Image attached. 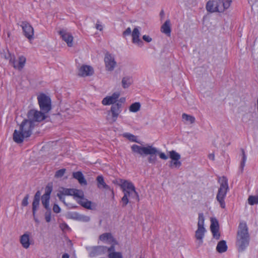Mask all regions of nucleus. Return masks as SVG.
<instances>
[{"label": "nucleus", "mask_w": 258, "mask_h": 258, "mask_svg": "<svg viewBox=\"0 0 258 258\" xmlns=\"http://www.w3.org/2000/svg\"><path fill=\"white\" fill-rule=\"evenodd\" d=\"M131 149L133 152L141 156L149 155L147 159L149 163L153 164H155L157 159V155H159L160 158L164 160H166L168 158L164 153L160 152L156 148L151 145L144 147L134 144L131 147Z\"/></svg>", "instance_id": "obj_1"}, {"label": "nucleus", "mask_w": 258, "mask_h": 258, "mask_svg": "<svg viewBox=\"0 0 258 258\" xmlns=\"http://www.w3.org/2000/svg\"><path fill=\"white\" fill-rule=\"evenodd\" d=\"M34 123L25 119L20 124L19 130H15L13 134V140L18 143H22L25 138L30 137L35 127Z\"/></svg>", "instance_id": "obj_2"}, {"label": "nucleus", "mask_w": 258, "mask_h": 258, "mask_svg": "<svg viewBox=\"0 0 258 258\" xmlns=\"http://www.w3.org/2000/svg\"><path fill=\"white\" fill-rule=\"evenodd\" d=\"M120 187L123 192V196L121 198L122 207H125L129 203L128 198L140 201L138 193L136 190V188L133 183L126 180L120 179Z\"/></svg>", "instance_id": "obj_3"}, {"label": "nucleus", "mask_w": 258, "mask_h": 258, "mask_svg": "<svg viewBox=\"0 0 258 258\" xmlns=\"http://www.w3.org/2000/svg\"><path fill=\"white\" fill-rule=\"evenodd\" d=\"M232 0H210L206 4V9L210 13H223L228 9Z\"/></svg>", "instance_id": "obj_4"}, {"label": "nucleus", "mask_w": 258, "mask_h": 258, "mask_svg": "<svg viewBox=\"0 0 258 258\" xmlns=\"http://www.w3.org/2000/svg\"><path fill=\"white\" fill-rule=\"evenodd\" d=\"M249 239L247 225L245 222H241L238 227L236 244L241 250H243L248 245Z\"/></svg>", "instance_id": "obj_5"}, {"label": "nucleus", "mask_w": 258, "mask_h": 258, "mask_svg": "<svg viewBox=\"0 0 258 258\" xmlns=\"http://www.w3.org/2000/svg\"><path fill=\"white\" fill-rule=\"evenodd\" d=\"M219 182L220 183V186L218 191L216 199L219 203L221 207L222 208H225V204L224 199L229 188L228 180L226 177L223 176L219 178Z\"/></svg>", "instance_id": "obj_6"}, {"label": "nucleus", "mask_w": 258, "mask_h": 258, "mask_svg": "<svg viewBox=\"0 0 258 258\" xmlns=\"http://www.w3.org/2000/svg\"><path fill=\"white\" fill-rule=\"evenodd\" d=\"M205 218L203 213H199L198 217V229L195 232V238L198 247L203 244V239L206 229L204 227Z\"/></svg>", "instance_id": "obj_7"}, {"label": "nucleus", "mask_w": 258, "mask_h": 258, "mask_svg": "<svg viewBox=\"0 0 258 258\" xmlns=\"http://www.w3.org/2000/svg\"><path fill=\"white\" fill-rule=\"evenodd\" d=\"M1 56L3 57H4L6 59L9 60V62L11 63L13 67L16 70L19 71H21L24 67L26 58L25 56L21 55L19 56V63L17 64V62L15 59V57L14 55H12L8 51L7 52L4 51L1 53Z\"/></svg>", "instance_id": "obj_8"}, {"label": "nucleus", "mask_w": 258, "mask_h": 258, "mask_svg": "<svg viewBox=\"0 0 258 258\" xmlns=\"http://www.w3.org/2000/svg\"><path fill=\"white\" fill-rule=\"evenodd\" d=\"M45 113L38 111L36 109H31L27 112V119L31 122L34 123V125L36 126L38 123L45 119Z\"/></svg>", "instance_id": "obj_9"}, {"label": "nucleus", "mask_w": 258, "mask_h": 258, "mask_svg": "<svg viewBox=\"0 0 258 258\" xmlns=\"http://www.w3.org/2000/svg\"><path fill=\"white\" fill-rule=\"evenodd\" d=\"M38 104L41 110L44 113H47L51 108V100L44 94H40L37 97Z\"/></svg>", "instance_id": "obj_10"}, {"label": "nucleus", "mask_w": 258, "mask_h": 258, "mask_svg": "<svg viewBox=\"0 0 258 258\" xmlns=\"http://www.w3.org/2000/svg\"><path fill=\"white\" fill-rule=\"evenodd\" d=\"M123 105L121 102H116L112 105L110 112L111 114V117L109 119L110 123L115 122L122 110ZM109 120V119H108Z\"/></svg>", "instance_id": "obj_11"}, {"label": "nucleus", "mask_w": 258, "mask_h": 258, "mask_svg": "<svg viewBox=\"0 0 258 258\" xmlns=\"http://www.w3.org/2000/svg\"><path fill=\"white\" fill-rule=\"evenodd\" d=\"M22 28L23 34L29 40L34 38V29L32 26L26 21H23L20 25Z\"/></svg>", "instance_id": "obj_12"}, {"label": "nucleus", "mask_w": 258, "mask_h": 258, "mask_svg": "<svg viewBox=\"0 0 258 258\" xmlns=\"http://www.w3.org/2000/svg\"><path fill=\"white\" fill-rule=\"evenodd\" d=\"M104 62L106 70L109 72L112 71L116 65L114 56L109 53L105 54Z\"/></svg>", "instance_id": "obj_13"}, {"label": "nucleus", "mask_w": 258, "mask_h": 258, "mask_svg": "<svg viewBox=\"0 0 258 258\" xmlns=\"http://www.w3.org/2000/svg\"><path fill=\"white\" fill-rule=\"evenodd\" d=\"M211 221V224L210 225V229L212 233L213 236L214 238L218 240L220 237L218 222L214 218H212Z\"/></svg>", "instance_id": "obj_14"}, {"label": "nucleus", "mask_w": 258, "mask_h": 258, "mask_svg": "<svg viewBox=\"0 0 258 258\" xmlns=\"http://www.w3.org/2000/svg\"><path fill=\"white\" fill-rule=\"evenodd\" d=\"M107 247L104 246H93L90 248L89 256L91 257L103 254L106 252Z\"/></svg>", "instance_id": "obj_15"}, {"label": "nucleus", "mask_w": 258, "mask_h": 258, "mask_svg": "<svg viewBox=\"0 0 258 258\" xmlns=\"http://www.w3.org/2000/svg\"><path fill=\"white\" fill-rule=\"evenodd\" d=\"M120 95L119 92H115L111 96H106L102 100V104L104 105H109L115 104Z\"/></svg>", "instance_id": "obj_16"}, {"label": "nucleus", "mask_w": 258, "mask_h": 258, "mask_svg": "<svg viewBox=\"0 0 258 258\" xmlns=\"http://www.w3.org/2000/svg\"><path fill=\"white\" fill-rule=\"evenodd\" d=\"M59 34L63 40L67 43L68 46L72 47L73 46V37L70 33L62 30L59 31Z\"/></svg>", "instance_id": "obj_17"}, {"label": "nucleus", "mask_w": 258, "mask_h": 258, "mask_svg": "<svg viewBox=\"0 0 258 258\" xmlns=\"http://www.w3.org/2000/svg\"><path fill=\"white\" fill-rule=\"evenodd\" d=\"M93 69L91 66L83 65L79 69L78 75L80 76L86 77L93 75Z\"/></svg>", "instance_id": "obj_18"}, {"label": "nucleus", "mask_w": 258, "mask_h": 258, "mask_svg": "<svg viewBox=\"0 0 258 258\" xmlns=\"http://www.w3.org/2000/svg\"><path fill=\"white\" fill-rule=\"evenodd\" d=\"M140 35V32L139 28L138 27L135 28L132 33L133 42L139 46H142L143 42L139 38Z\"/></svg>", "instance_id": "obj_19"}, {"label": "nucleus", "mask_w": 258, "mask_h": 258, "mask_svg": "<svg viewBox=\"0 0 258 258\" xmlns=\"http://www.w3.org/2000/svg\"><path fill=\"white\" fill-rule=\"evenodd\" d=\"M71 218L83 222H88L90 220L89 216L80 214L77 212H74L71 215Z\"/></svg>", "instance_id": "obj_20"}, {"label": "nucleus", "mask_w": 258, "mask_h": 258, "mask_svg": "<svg viewBox=\"0 0 258 258\" xmlns=\"http://www.w3.org/2000/svg\"><path fill=\"white\" fill-rule=\"evenodd\" d=\"M73 176L74 178L78 180L80 184L84 185H86L87 184V182L85 179L83 173L81 171L74 172L73 173Z\"/></svg>", "instance_id": "obj_21"}, {"label": "nucleus", "mask_w": 258, "mask_h": 258, "mask_svg": "<svg viewBox=\"0 0 258 258\" xmlns=\"http://www.w3.org/2000/svg\"><path fill=\"white\" fill-rule=\"evenodd\" d=\"M20 242L24 248H28L30 244L29 234L25 233L22 235L20 237Z\"/></svg>", "instance_id": "obj_22"}, {"label": "nucleus", "mask_w": 258, "mask_h": 258, "mask_svg": "<svg viewBox=\"0 0 258 258\" xmlns=\"http://www.w3.org/2000/svg\"><path fill=\"white\" fill-rule=\"evenodd\" d=\"M99 239L102 241L108 243H114L115 242L112 235L109 233H105L99 236Z\"/></svg>", "instance_id": "obj_23"}, {"label": "nucleus", "mask_w": 258, "mask_h": 258, "mask_svg": "<svg viewBox=\"0 0 258 258\" xmlns=\"http://www.w3.org/2000/svg\"><path fill=\"white\" fill-rule=\"evenodd\" d=\"M182 119L185 124H193L196 121V118L194 116L186 113L182 114Z\"/></svg>", "instance_id": "obj_24"}, {"label": "nucleus", "mask_w": 258, "mask_h": 258, "mask_svg": "<svg viewBox=\"0 0 258 258\" xmlns=\"http://www.w3.org/2000/svg\"><path fill=\"white\" fill-rule=\"evenodd\" d=\"M161 31L167 35H170L171 33V28L170 22L169 20H166L162 26Z\"/></svg>", "instance_id": "obj_25"}, {"label": "nucleus", "mask_w": 258, "mask_h": 258, "mask_svg": "<svg viewBox=\"0 0 258 258\" xmlns=\"http://www.w3.org/2000/svg\"><path fill=\"white\" fill-rule=\"evenodd\" d=\"M216 249L219 253L225 252L227 249V246L225 240L219 241L217 245Z\"/></svg>", "instance_id": "obj_26"}, {"label": "nucleus", "mask_w": 258, "mask_h": 258, "mask_svg": "<svg viewBox=\"0 0 258 258\" xmlns=\"http://www.w3.org/2000/svg\"><path fill=\"white\" fill-rule=\"evenodd\" d=\"M97 186L99 188L109 189L110 187L104 182V178L102 176H98L97 177Z\"/></svg>", "instance_id": "obj_27"}, {"label": "nucleus", "mask_w": 258, "mask_h": 258, "mask_svg": "<svg viewBox=\"0 0 258 258\" xmlns=\"http://www.w3.org/2000/svg\"><path fill=\"white\" fill-rule=\"evenodd\" d=\"M78 203L81 205L82 207L87 209H91L92 202L88 201L87 199H85L84 197L80 199Z\"/></svg>", "instance_id": "obj_28"}, {"label": "nucleus", "mask_w": 258, "mask_h": 258, "mask_svg": "<svg viewBox=\"0 0 258 258\" xmlns=\"http://www.w3.org/2000/svg\"><path fill=\"white\" fill-rule=\"evenodd\" d=\"M49 200L50 196L44 194L41 197L42 204L46 210H49L50 209L49 206Z\"/></svg>", "instance_id": "obj_29"}, {"label": "nucleus", "mask_w": 258, "mask_h": 258, "mask_svg": "<svg viewBox=\"0 0 258 258\" xmlns=\"http://www.w3.org/2000/svg\"><path fill=\"white\" fill-rule=\"evenodd\" d=\"M132 83V80L130 77H124L121 81L122 86L123 88H128Z\"/></svg>", "instance_id": "obj_30"}, {"label": "nucleus", "mask_w": 258, "mask_h": 258, "mask_svg": "<svg viewBox=\"0 0 258 258\" xmlns=\"http://www.w3.org/2000/svg\"><path fill=\"white\" fill-rule=\"evenodd\" d=\"M141 108V104L139 102H135L132 104L129 107V110L132 112H137Z\"/></svg>", "instance_id": "obj_31"}, {"label": "nucleus", "mask_w": 258, "mask_h": 258, "mask_svg": "<svg viewBox=\"0 0 258 258\" xmlns=\"http://www.w3.org/2000/svg\"><path fill=\"white\" fill-rule=\"evenodd\" d=\"M72 196L81 199L84 197V195L82 190L73 188Z\"/></svg>", "instance_id": "obj_32"}, {"label": "nucleus", "mask_w": 258, "mask_h": 258, "mask_svg": "<svg viewBox=\"0 0 258 258\" xmlns=\"http://www.w3.org/2000/svg\"><path fill=\"white\" fill-rule=\"evenodd\" d=\"M241 154H242V161L240 163V169H241V172H242L244 167L245 166V162L246 160V156L245 155V151H244V149H241Z\"/></svg>", "instance_id": "obj_33"}, {"label": "nucleus", "mask_w": 258, "mask_h": 258, "mask_svg": "<svg viewBox=\"0 0 258 258\" xmlns=\"http://www.w3.org/2000/svg\"><path fill=\"white\" fill-rule=\"evenodd\" d=\"M169 157L172 160H180L181 157L179 154L173 150L169 152Z\"/></svg>", "instance_id": "obj_34"}, {"label": "nucleus", "mask_w": 258, "mask_h": 258, "mask_svg": "<svg viewBox=\"0 0 258 258\" xmlns=\"http://www.w3.org/2000/svg\"><path fill=\"white\" fill-rule=\"evenodd\" d=\"M39 200H33V203H32V212H33V215H34L36 214V212L38 209L39 206Z\"/></svg>", "instance_id": "obj_35"}, {"label": "nucleus", "mask_w": 258, "mask_h": 258, "mask_svg": "<svg viewBox=\"0 0 258 258\" xmlns=\"http://www.w3.org/2000/svg\"><path fill=\"white\" fill-rule=\"evenodd\" d=\"M248 204L250 205L258 204V197L255 196H250L248 199Z\"/></svg>", "instance_id": "obj_36"}, {"label": "nucleus", "mask_w": 258, "mask_h": 258, "mask_svg": "<svg viewBox=\"0 0 258 258\" xmlns=\"http://www.w3.org/2000/svg\"><path fill=\"white\" fill-rule=\"evenodd\" d=\"M181 165V163L179 160H171L170 162L169 166L171 168H179Z\"/></svg>", "instance_id": "obj_37"}, {"label": "nucleus", "mask_w": 258, "mask_h": 258, "mask_svg": "<svg viewBox=\"0 0 258 258\" xmlns=\"http://www.w3.org/2000/svg\"><path fill=\"white\" fill-rule=\"evenodd\" d=\"M109 258H122V254L120 252H110L108 254Z\"/></svg>", "instance_id": "obj_38"}, {"label": "nucleus", "mask_w": 258, "mask_h": 258, "mask_svg": "<svg viewBox=\"0 0 258 258\" xmlns=\"http://www.w3.org/2000/svg\"><path fill=\"white\" fill-rule=\"evenodd\" d=\"M60 191L64 196H72L73 188H62Z\"/></svg>", "instance_id": "obj_39"}, {"label": "nucleus", "mask_w": 258, "mask_h": 258, "mask_svg": "<svg viewBox=\"0 0 258 258\" xmlns=\"http://www.w3.org/2000/svg\"><path fill=\"white\" fill-rule=\"evenodd\" d=\"M124 136L127 138L130 141L139 143V142L136 140L137 137L133 135L130 134H126L124 135Z\"/></svg>", "instance_id": "obj_40"}, {"label": "nucleus", "mask_w": 258, "mask_h": 258, "mask_svg": "<svg viewBox=\"0 0 258 258\" xmlns=\"http://www.w3.org/2000/svg\"><path fill=\"white\" fill-rule=\"evenodd\" d=\"M65 172H66L65 169H61L60 170H58L55 172V177L56 178L61 177L64 175Z\"/></svg>", "instance_id": "obj_41"}, {"label": "nucleus", "mask_w": 258, "mask_h": 258, "mask_svg": "<svg viewBox=\"0 0 258 258\" xmlns=\"http://www.w3.org/2000/svg\"><path fill=\"white\" fill-rule=\"evenodd\" d=\"M47 211L45 213V219L47 222H49L51 221V209L46 210Z\"/></svg>", "instance_id": "obj_42"}, {"label": "nucleus", "mask_w": 258, "mask_h": 258, "mask_svg": "<svg viewBox=\"0 0 258 258\" xmlns=\"http://www.w3.org/2000/svg\"><path fill=\"white\" fill-rule=\"evenodd\" d=\"M29 195L27 194L22 201V206L26 207L28 205Z\"/></svg>", "instance_id": "obj_43"}, {"label": "nucleus", "mask_w": 258, "mask_h": 258, "mask_svg": "<svg viewBox=\"0 0 258 258\" xmlns=\"http://www.w3.org/2000/svg\"><path fill=\"white\" fill-rule=\"evenodd\" d=\"M57 196L58 197L60 201L62 202L64 204H66L64 198L63 197L64 195L61 193V192L60 190L59 191V192L57 193Z\"/></svg>", "instance_id": "obj_44"}, {"label": "nucleus", "mask_w": 258, "mask_h": 258, "mask_svg": "<svg viewBox=\"0 0 258 258\" xmlns=\"http://www.w3.org/2000/svg\"><path fill=\"white\" fill-rule=\"evenodd\" d=\"M52 188L51 186H47L45 189V192L44 195L50 196V194L52 191Z\"/></svg>", "instance_id": "obj_45"}, {"label": "nucleus", "mask_w": 258, "mask_h": 258, "mask_svg": "<svg viewBox=\"0 0 258 258\" xmlns=\"http://www.w3.org/2000/svg\"><path fill=\"white\" fill-rule=\"evenodd\" d=\"M132 31L130 28H127L122 33V35L124 37L126 36L130 35L131 34Z\"/></svg>", "instance_id": "obj_46"}, {"label": "nucleus", "mask_w": 258, "mask_h": 258, "mask_svg": "<svg viewBox=\"0 0 258 258\" xmlns=\"http://www.w3.org/2000/svg\"><path fill=\"white\" fill-rule=\"evenodd\" d=\"M53 211L54 213H59L60 212V208L57 204H54L53 207Z\"/></svg>", "instance_id": "obj_47"}, {"label": "nucleus", "mask_w": 258, "mask_h": 258, "mask_svg": "<svg viewBox=\"0 0 258 258\" xmlns=\"http://www.w3.org/2000/svg\"><path fill=\"white\" fill-rule=\"evenodd\" d=\"M143 39L144 41L147 42H150L152 41V38L148 35H144L143 36Z\"/></svg>", "instance_id": "obj_48"}, {"label": "nucleus", "mask_w": 258, "mask_h": 258, "mask_svg": "<svg viewBox=\"0 0 258 258\" xmlns=\"http://www.w3.org/2000/svg\"><path fill=\"white\" fill-rule=\"evenodd\" d=\"M40 195H41V194H40V191H37L34 196V200H37L40 201Z\"/></svg>", "instance_id": "obj_49"}, {"label": "nucleus", "mask_w": 258, "mask_h": 258, "mask_svg": "<svg viewBox=\"0 0 258 258\" xmlns=\"http://www.w3.org/2000/svg\"><path fill=\"white\" fill-rule=\"evenodd\" d=\"M96 28L100 31H101L103 29V26L99 24V22L96 24Z\"/></svg>", "instance_id": "obj_50"}, {"label": "nucleus", "mask_w": 258, "mask_h": 258, "mask_svg": "<svg viewBox=\"0 0 258 258\" xmlns=\"http://www.w3.org/2000/svg\"><path fill=\"white\" fill-rule=\"evenodd\" d=\"M114 250H115V248H114V245H112L111 246H110L108 248H107V249H106V251H107L109 252V253L110 252L114 251Z\"/></svg>", "instance_id": "obj_51"}, {"label": "nucleus", "mask_w": 258, "mask_h": 258, "mask_svg": "<svg viewBox=\"0 0 258 258\" xmlns=\"http://www.w3.org/2000/svg\"><path fill=\"white\" fill-rule=\"evenodd\" d=\"M209 159L214 161L215 160V155L214 153H211L208 155Z\"/></svg>", "instance_id": "obj_52"}, {"label": "nucleus", "mask_w": 258, "mask_h": 258, "mask_svg": "<svg viewBox=\"0 0 258 258\" xmlns=\"http://www.w3.org/2000/svg\"><path fill=\"white\" fill-rule=\"evenodd\" d=\"M33 218H34V220L35 222L36 223H37V224H39V221L37 219V218L36 217V214L34 215H33Z\"/></svg>", "instance_id": "obj_53"}, {"label": "nucleus", "mask_w": 258, "mask_h": 258, "mask_svg": "<svg viewBox=\"0 0 258 258\" xmlns=\"http://www.w3.org/2000/svg\"><path fill=\"white\" fill-rule=\"evenodd\" d=\"M62 258H69V255L67 253H64L62 255Z\"/></svg>", "instance_id": "obj_54"}, {"label": "nucleus", "mask_w": 258, "mask_h": 258, "mask_svg": "<svg viewBox=\"0 0 258 258\" xmlns=\"http://www.w3.org/2000/svg\"><path fill=\"white\" fill-rule=\"evenodd\" d=\"M125 101V99L124 98H122L120 99V101L118 102H121V103L123 104V102Z\"/></svg>", "instance_id": "obj_55"}, {"label": "nucleus", "mask_w": 258, "mask_h": 258, "mask_svg": "<svg viewBox=\"0 0 258 258\" xmlns=\"http://www.w3.org/2000/svg\"><path fill=\"white\" fill-rule=\"evenodd\" d=\"M16 62H17V64H19V57L18 58V60H16Z\"/></svg>", "instance_id": "obj_56"}]
</instances>
